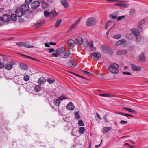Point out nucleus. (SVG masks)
Segmentation results:
<instances>
[{"mask_svg": "<svg viewBox=\"0 0 148 148\" xmlns=\"http://www.w3.org/2000/svg\"><path fill=\"white\" fill-rule=\"evenodd\" d=\"M67 99V97L64 95H62L58 97V99H56V106H59L60 105L61 100H62L64 99Z\"/></svg>", "mask_w": 148, "mask_h": 148, "instance_id": "obj_11", "label": "nucleus"}, {"mask_svg": "<svg viewBox=\"0 0 148 148\" xmlns=\"http://www.w3.org/2000/svg\"><path fill=\"white\" fill-rule=\"evenodd\" d=\"M14 64L13 62H11L5 65L4 68L8 70H10L13 68V65Z\"/></svg>", "mask_w": 148, "mask_h": 148, "instance_id": "obj_7", "label": "nucleus"}, {"mask_svg": "<svg viewBox=\"0 0 148 148\" xmlns=\"http://www.w3.org/2000/svg\"><path fill=\"white\" fill-rule=\"evenodd\" d=\"M55 51V50L53 48L51 49L49 51V52L50 53H52L53 52Z\"/></svg>", "mask_w": 148, "mask_h": 148, "instance_id": "obj_62", "label": "nucleus"}, {"mask_svg": "<svg viewBox=\"0 0 148 148\" xmlns=\"http://www.w3.org/2000/svg\"><path fill=\"white\" fill-rule=\"evenodd\" d=\"M20 8L22 10H23V12H24L25 14V12L28 11L29 8L28 5L26 4H23Z\"/></svg>", "mask_w": 148, "mask_h": 148, "instance_id": "obj_8", "label": "nucleus"}, {"mask_svg": "<svg viewBox=\"0 0 148 148\" xmlns=\"http://www.w3.org/2000/svg\"><path fill=\"white\" fill-rule=\"evenodd\" d=\"M31 7L33 9H36L40 5V4L37 2L34 1L31 4Z\"/></svg>", "mask_w": 148, "mask_h": 148, "instance_id": "obj_13", "label": "nucleus"}, {"mask_svg": "<svg viewBox=\"0 0 148 148\" xmlns=\"http://www.w3.org/2000/svg\"><path fill=\"white\" fill-rule=\"evenodd\" d=\"M34 90L37 92H38L40 90V87L39 85L36 86L34 88Z\"/></svg>", "mask_w": 148, "mask_h": 148, "instance_id": "obj_37", "label": "nucleus"}, {"mask_svg": "<svg viewBox=\"0 0 148 148\" xmlns=\"http://www.w3.org/2000/svg\"><path fill=\"white\" fill-rule=\"evenodd\" d=\"M94 58L97 60H99L101 57V54L99 52H94L92 54Z\"/></svg>", "mask_w": 148, "mask_h": 148, "instance_id": "obj_14", "label": "nucleus"}, {"mask_svg": "<svg viewBox=\"0 0 148 148\" xmlns=\"http://www.w3.org/2000/svg\"><path fill=\"white\" fill-rule=\"evenodd\" d=\"M26 4H29L32 1V0H25Z\"/></svg>", "mask_w": 148, "mask_h": 148, "instance_id": "obj_59", "label": "nucleus"}, {"mask_svg": "<svg viewBox=\"0 0 148 148\" xmlns=\"http://www.w3.org/2000/svg\"><path fill=\"white\" fill-rule=\"evenodd\" d=\"M75 119H78L80 118V116L79 114V113L77 112L75 113Z\"/></svg>", "mask_w": 148, "mask_h": 148, "instance_id": "obj_44", "label": "nucleus"}, {"mask_svg": "<svg viewBox=\"0 0 148 148\" xmlns=\"http://www.w3.org/2000/svg\"><path fill=\"white\" fill-rule=\"evenodd\" d=\"M20 67L22 70H25L27 69V66L25 64L22 63L20 64Z\"/></svg>", "mask_w": 148, "mask_h": 148, "instance_id": "obj_21", "label": "nucleus"}, {"mask_svg": "<svg viewBox=\"0 0 148 148\" xmlns=\"http://www.w3.org/2000/svg\"><path fill=\"white\" fill-rule=\"evenodd\" d=\"M125 18V16L124 15H123L120 16H119L118 18V21H119L122 19H124Z\"/></svg>", "mask_w": 148, "mask_h": 148, "instance_id": "obj_48", "label": "nucleus"}, {"mask_svg": "<svg viewBox=\"0 0 148 148\" xmlns=\"http://www.w3.org/2000/svg\"><path fill=\"white\" fill-rule=\"evenodd\" d=\"M41 3L42 7L43 8H47L48 7L47 4L45 2H44V1H43Z\"/></svg>", "mask_w": 148, "mask_h": 148, "instance_id": "obj_32", "label": "nucleus"}, {"mask_svg": "<svg viewBox=\"0 0 148 148\" xmlns=\"http://www.w3.org/2000/svg\"><path fill=\"white\" fill-rule=\"evenodd\" d=\"M77 64V61L75 60H71L68 63V66L70 67L74 68Z\"/></svg>", "mask_w": 148, "mask_h": 148, "instance_id": "obj_6", "label": "nucleus"}, {"mask_svg": "<svg viewBox=\"0 0 148 148\" xmlns=\"http://www.w3.org/2000/svg\"><path fill=\"white\" fill-rule=\"evenodd\" d=\"M123 109L124 110H127L129 112H131L134 113H136V111H135L134 110H133L130 108H129L125 107H123Z\"/></svg>", "mask_w": 148, "mask_h": 148, "instance_id": "obj_26", "label": "nucleus"}, {"mask_svg": "<svg viewBox=\"0 0 148 148\" xmlns=\"http://www.w3.org/2000/svg\"><path fill=\"white\" fill-rule=\"evenodd\" d=\"M16 44L19 47L23 46V42H17Z\"/></svg>", "mask_w": 148, "mask_h": 148, "instance_id": "obj_47", "label": "nucleus"}, {"mask_svg": "<svg viewBox=\"0 0 148 148\" xmlns=\"http://www.w3.org/2000/svg\"><path fill=\"white\" fill-rule=\"evenodd\" d=\"M30 78L29 76L27 75H25L24 77V80L26 81L29 80Z\"/></svg>", "mask_w": 148, "mask_h": 148, "instance_id": "obj_40", "label": "nucleus"}, {"mask_svg": "<svg viewBox=\"0 0 148 148\" xmlns=\"http://www.w3.org/2000/svg\"><path fill=\"white\" fill-rule=\"evenodd\" d=\"M132 32L136 37V40L137 42H139L140 40L141 37L140 36V33L137 30L135 29H132Z\"/></svg>", "mask_w": 148, "mask_h": 148, "instance_id": "obj_3", "label": "nucleus"}, {"mask_svg": "<svg viewBox=\"0 0 148 148\" xmlns=\"http://www.w3.org/2000/svg\"><path fill=\"white\" fill-rule=\"evenodd\" d=\"M106 52L110 55H112L113 53V51L112 49L111 48L108 49Z\"/></svg>", "mask_w": 148, "mask_h": 148, "instance_id": "obj_31", "label": "nucleus"}, {"mask_svg": "<svg viewBox=\"0 0 148 148\" xmlns=\"http://www.w3.org/2000/svg\"><path fill=\"white\" fill-rule=\"evenodd\" d=\"M5 65L3 63L0 62V69L4 67Z\"/></svg>", "mask_w": 148, "mask_h": 148, "instance_id": "obj_55", "label": "nucleus"}, {"mask_svg": "<svg viewBox=\"0 0 148 148\" xmlns=\"http://www.w3.org/2000/svg\"><path fill=\"white\" fill-rule=\"evenodd\" d=\"M121 35L120 34H118L114 36L113 38L115 39H119L120 38Z\"/></svg>", "mask_w": 148, "mask_h": 148, "instance_id": "obj_42", "label": "nucleus"}, {"mask_svg": "<svg viewBox=\"0 0 148 148\" xmlns=\"http://www.w3.org/2000/svg\"><path fill=\"white\" fill-rule=\"evenodd\" d=\"M82 72H83L85 75H88L89 76H92V73L90 72L85 71L83 70H82Z\"/></svg>", "mask_w": 148, "mask_h": 148, "instance_id": "obj_39", "label": "nucleus"}, {"mask_svg": "<svg viewBox=\"0 0 148 148\" xmlns=\"http://www.w3.org/2000/svg\"><path fill=\"white\" fill-rule=\"evenodd\" d=\"M127 51L125 50L119 51L117 52V54L119 55H123L127 53Z\"/></svg>", "mask_w": 148, "mask_h": 148, "instance_id": "obj_29", "label": "nucleus"}, {"mask_svg": "<svg viewBox=\"0 0 148 148\" xmlns=\"http://www.w3.org/2000/svg\"><path fill=\"white\" fill-rule=\"evenodd\" d=\"M135 12V10H131L130 12V14L132 15Z\"/></svg>", "mask_w": 148, "mask_h": 148, "instance_id": "obj_63", "label": "nucleus"}, {"mask_svg": "<svg viewBox=\"0 0 148 148\" xmlns=\"http://www.w3.org/2000/svg\"><path fill=\"white\" fill-rule=\"evenodd\" d=\"M46 79L44 77H42L39 79L38 81V82L39 85H41L45 82Z\"/></svg>", "mask_w": 148, "mask_h": 148, "instance_id": "obj_19", "label": "nucleus"}, {"mask_svg": "<svg viewBox=\"0 0 148 148\" xmlns=\"http://www.w3.org/2000/svg\"><path fill=\"white\" fill-rule=\"evenodd\" d=\"M15 13L17 15L18 17H21V16H24L25 15V14L24 13V12H23V10H22L20 8H17L15 12Z\"/></svg>", "mask_w": 148, "mask_h": 148, "instance_id": "obj_5", "label": "nucleus"}, {"mask_svg": "<svg viewBox=\"0 0 148 148\" xmlns=\"http://www.w3.org/2000/svg\"><path fill=\"white\" fill-rule=\"evenodd\" d=\"M145 21L144 20H141L139 22V24L140 25H142L144 23Z\"/></svg>", "mask_w": 148, "mask_h": 148, "instance_id": "obj_56", "label": "nucleus"}, {"mask_svg": "<svg viewBox=\"0 0 148 148\" xmlns=\"http://www.w3.org/2000/svg\"><path fill=\"white\" fill-rule=\"evenodd\" d=\"M44 22V21L43 20L41 21H39L37 22L36 25L38 27H40L43 25Z\"/></svg>", "mask_w": 148, "mask_h": 148, "instance_id": "obj_30", "label": "nucleus"}, {"mask_svg": "<svg viewBox=\"0 0 148 148\" xmlns=\"http://www.w3.org/2000/svg\"><path fill=\"white\" fill-rule=\"evenodd\" d=\"M121 44H120V42L119 40L115 44V46H119Z\"/></svg>", "mask_w": 148, "mask_h": 148, "instance_id": "obj_61", "label": "nucleus"}, {"mask_svg": "<svg viewBox=\"0 0 148 148\" xmlns=\"http://www.w3.org/2000/svg\"><path fill=\"white\" fill-rule=\"evenodd\" d=\"M56 99H55L53 102H50V104L51 105V106L52 107V108H55V106H56V101H55Z\"/></svg>", "mask_w": 148, "mask_h": 148, "instance_id": "obj_33", "label": "nucleus"}, {"mask_svg": "<svg viewBox=\"0 0 148 148\" xmlns=\"http://www.w3.org/2000/svg\"><path fill=\"white\" fill-rule=\"evenodd\" d=\"M96 18L93 17H90L87 20L86 24L88 26H92L96 23Z\"/></svg>", "mask_w": 148, "mask_h": 148, "instance_id": "obj_2", "label": "nucleus"}, {"mask_svg": "<svg viewBox=\"0 0 148 148\" xmlns=\"http://www.w3.org/2000/svg\"><path fill=\"white\" fill-rule=\"evenodd\" d=\"M2 18L4 22H8L11 21L10 16L8 14H4L2 16Z\"/></svg>", "mask_w": 148, "mask_h": 148, "instance_id": "obj_10", "label": "nucleus"}, {"mask_svg": "<svg viewBox=\"0 0 148 148\" xmlns=\"http://www.w3.org/2000/svg\"><path fill=\"white\" fill-rule=\"evenodd\" d=\"M45 46L47 47H50L49 43H48V42H46L44 43Z\"/></svg>", "mask_w": 148, "mask_h": 148, "instance_id": "obj_58", "label": "nucleus"}, {"mask_svg": "<svg viewBox=\"0 0 148 148\" xmlns=\"http://www.w3.org/2000/svg\"><path fill=\"white\" fill-rule=\"evenodd\" d=\"M110 22H111V23H112L113 24V27L115 25V23L114 22H113L112 21H108V23L106 24L105 26V28H106V29H107L108 28V23Z\"/></svg>", "mask_w": 148, "mask_h": 148, "instance_id": "obj_46", "label": "nucleus"}, {"mask_svg": "<svg viewBox=\"0 0 148 148\" xmlns=\"http://www.w3.org/2000/svg\"><path fill=\"white\" fill-rule=\"evenodd\" d=\"M61 3L62 5L66 8L68 7V5L67 4V0H61Z\"/></svg>", "mask_w": 148, "mask_h": 148, "instance_id": "obj_20", "label": "nucleus"}, {"mask_svg": "<svg viewBox=\"0 0 148 148\" xmlns=\"http://www.w3.org/2000/svg\"><path fill=\"white\" fill-rule=\"evenodd\" d=\"M119 41L121 45L123 44L126 42V40L124 39H121Z\"/></svg>", "mask_w": 148, "mask_h": 148, "instance_id": "obj_49", "label": "nucleus"}, {"mask_svg": "<svg viewBox=\"0 0 148 148\" xmlns=\"http://www.w3.org/2000/svg\"><path fill=\"white\" fill-rule=\"evenodd\" d=\"M139 59L142 62H144L146 60V58L144 54H141L140 56Z\"/></svg>", "mask_w": 148, "mask_h": 148, "instance_id": "obj_28", "label": "nucleus"}, {"mask_svg": "<svg viewBox=\"0 0 148 148\" xmlns=\"http://www.w3.org/2000/svg\"><path fill=\"white\" fill-rule=\"evenodd\" d=\"M23 46L27 48H33V46L30 45L28 42H23Z\"/></svg>", "mask_w": 148, "mask_h": 148, "instance_id": "obj_24", "label": "nucleus"}, {"mask_svg": "<svg viewBox=\"0 0 148 148\" xmlns=\"http://www.w3.org/2000/svg\"><path fill=\"white\" fill-rule=\"evenodd\" d=\"M85 129L84 127H81L79 130V132L82 134H84Z\"/></svg>", "mask_w": 148, "mask_h": 148, "instance_id": "obj_38", "label": "nucleus"}, {"mask_svg": "<svg viewBox=\"0 0 148 148\" xmlns=\"http://www.w3.org/2000/svg\"><path fill=\"white\" fill-rule=\"evenodd\" d=\"M76 43L77 44H82L83 43V40L82 38L79 36L77 37L75 40Z\"/></svg>", "mask_w": 148, "mask_h": 148, "instance_id": "obj_18", "label": "nucleus"}, {"mask_svg": "<svg viewBox=\"0 0 148 148\" xmlns=\"http://www.w3.org/2000/svg\"><path fill=\"white\" fill-rule=\"evenodd\" d=\"M99 95L101 96H103L106 97H112L113 96H111L110 94L108 93H104L103 94H99Z\"/></svg>", "mask_w": 148, "mask_h": 148, "instance_id": "obj_34", "label": "nucleus"}, {"mask_svg": "<svg viewBox=\"0 0 148 148\" xmlns=\"http://www.w3.org/2000/svg\"><path fill=\"white\" fill-rule=\"evenodd\" d=\"M129 5L128 4H125L121 3V6H122L123 8H126L128 7Z\"/></svg>", "mask_w": 148, "mask_h": 148, "instance_id": "obj_50", "label": "nucleus"}, {"mask_svg": "<svg viewBox=\"0 0 148 148\" xmlns=\"http://www.w3.org/2000/svg\"><path fill=\"white\" fill-rule=\"evenodd\" d=\"M107 1L109 2L112 1L114 2H116L117 3L125 2L128 1H123L120 0H107Z\"/></svg>", "mask_w": 148, "mask_h": 148, "instance_id": "obj_23", "label": "nucleus"}, {"mask_svg": "<svg viewBox=\"0 0 148 148\" xmlns=\"http://www.w3.org/2000/svg\"><path fill=\"white\" fill-rule=\"evenodd\" d=\"M75 42L72 39H70L68 40V46L70 48H72L74 46Z\"/></svg>", "mask_w": 148, "mask_h": 148, "instance_id": "obj_15", "label": "nucleus"}, {"mask_svg": "<svg viewBox=\"0 0 148 148\" xmlns=\"http://www.w3.org/2000/svg\"><path fill=\"white\" fill-rule=\"evenodd\" d=\"M62 22V20L61 19H59L56 22V27H59Z\"/></svg>", "mask_w": 148, "mask_h": 148, "instance_id": "obj_36", "label": "nucleus"}, {"mask_svg": "<svg viewBox=\"0 0 148 148\" xmlns=\"http://www.w3.org/2000/svg\"><path fill=\"white\" fill-rule=\"evenodd\" d=\"M56 15V10H54L50 12V17L51 20H52L55 18Z\"/></svg>", "mask_w": 148, "mask_h": 148, "instance_id": "obj_16", "label": "nucleus"}, {"mask_svg": "<svg viewBox=\"0 0 148 148\" xmlns=\"http://www.w3.org/2000/svg\"><path fill=\"white\" fill-rule=\"evenodd\" d=\"M67 108L70 110H73L74 109V106L73 103L70 102L66 106Z\"/></svg>", "mask_w": 148, "mask_h": 148, "instance_id": "obj_17", "label": "nucleus"}, {"mask_svg": "<svg viewBox=\"0 0 148 148\" xmlns=\"http://www.w3.org/2000/svg\"><path fill=\"white\" fill-rule=\"evenodd\" d=\"M81 18H79L78 19L76 20L74 23L75 25H77L80 21V20Z\"/></svg>", "mask_w": 148, "mask_h": 148, "instance_id": "obj_53", "label": "nucleus"}, {"mask_svg": "<svg viewBox=\"0 0 148 148\" xmlns=\"http://www.w3.org/2000/svg\"><path fill=\"white\" fill-rule=\"evenodd\" d=\"M111 129V128L110 127H105L103 130V133L105 134L108 132Z\"/></svg>", "mask_w": 148, "mask_h": 148, "instance_id": "obj_25", "label": "nucleus"}, {"mask_svg": "<svg viewBox=\"0 0 148 148\" xmlns=\"http://www.w3.org/2000/svg\"><path fill=\"white\" fill-rule=\"evenodd\" d=\"M64 47H62L57 49H56V57H59L60 58H61V56L62 55L63 52H64Z\"/></svg>", "mask_w": 148, "mask_h": 148, "instance_id": "obj_4", "label": "nucleus"}, {"mask_svg": "<svg viewBox=\"0 0 148 148\" xmlns=\"http://www.w3.org/2000/svg\"><path fill=\"white\" fill-rule=\"evenodd\" d=\"M120 123L122 124H126L127 123V122L124 120H121Z\"/></svg>", "mask_w": 148, "mask_h": 148, "instance_id": "obj_57", "label": "nucleus"}, {"mask_svg": "<svg viewBox=\"0 0 148 148\" xmlns=\"http://www.w3.org/2000/svg\"><path fill=\"white\" fill-rule=\"evenodd\" d=\"M44 14L45 16L46 17H49L50 15V12H49L46 10L44 11Z\"/></svg>", "mask_w": 148, "mask_h": 148, "instance_id": "obj_35", "label": "nucleus"}, {"mask_svg": "<svg viewBox=\"0 0 148 148\" xmlns=\"http://www.w3.org/2000/svg\"><path fill=\"white\" fill-rule=\"evenodd\" d=\"M110 17L114 19H116L117 18V16H114L112 14L111 15H110Z\"/></svg>", "mask_w": 148, "mask_h": 148, "instance_id": "obj_54", "label": "nucleus"}, {"mask_svg": "<svg viewBox=\"0 0 148 148\" xmlns=\"http://www.w3.org/2000/svg\"><path fill=\"white\" fill-rule=\"evenodd\" d=\"M78 124L79 126H84V124L82 120H79L78 121Z\"/></svg>", "mask_w": 148, "mask_h": 148, "instance_id": "obj_41", "label": "nucleus"}, {"mask_svg": "<svg viewBox=\"0 0 148 148\" xmlns=\"http://www.w3.org/2000/svg\"><path fill=\"white\" fill-rule=\"evenodd\" d=\"M76 25H75L74 24H73L70 27V30H72L75 27Z\"/></svg>", "mask_w": 148, "mask_h": 148, "instance_id": "obj_64", "label": "nucleus"}, {"mask_svg": "<svg viewBox=\"0 0 148 148\" xmlns=\"http://www.w3.org/2000/svg\"><path fill=\"white\" fill-rule=\"evenodd\" d=\"M119 65L116 63L111 64L108 67L109 71L114 74H117L119 72Z\"/></svg>", "mask_w": 148, "mask_h": 148, "instance_id": "obj_1", "label": "nucleus"}, {"mask_svg": "<svg viewBox=\"0 0 148 148\" xmlns=\"http://www.w3.org/2000/svg\"><path fill=\"white\" fill-rule=\"evenodd\" d=\"M101 48L106 52L108 49V48L106 46L103 45L101 46Z\"/></svg>", "mask_w": 148, "mask_h": 148, "instance_id": "obj_43", "label": "nucleus"}, {"mask_svg": "<svg viewBox=\"0 0 148 148\" xmlns=\"http://www.w3.org/2000/svg\"><path fill=\"white\" fill-rule=\"evenodd\" d=\"M119 12L118 11H115L114 13H112L113 14L114 16H116L117 17V16Z\"/></svg>", "mask_w": 148, "mask_h": 148, "instance_id": "obj_60", "label": "nucleus"}, {"mask_svg": "<svg viewBox=\"0 0 148 148\" xmlns=\"http://www.w3.org/2000/svg\"><path fill=\"white\" fill-rule=\"evenodd\" d=\"M132 70L135 71H140L141 70V68L140 66H137L134 64H131Z\"/></svg>", "mask_w": 148, "mask_h": 148, "instance_id": "obj_9", "label": "nucleus"}, {"mask_svg": "<svg viewBox=\"0 0 148 148\" xmlns=\"http://www.w3.org/2000/svg\"><path fill=\"white\" fill-rule=\"evenodd\" d=\"M90 48L92 51H95L96 50V48L93 46V42L92 40L90 42Z\"/></svg>", "mask_w": 148, "mask_h": 148, "instance_id": "obj_27", "label": "nucleus"}, {"mask_svg": "<svg viewBox=\"0 0 148 148\" xmlns=\"http://www.w3.org/2000/svg\"><path fill=\"white\" fill-rule=\"evenodd\" d=\"M55 81V80L54 79H52L51 78H49L47 80L49 84H51L54 82Z\"/></svg>", "mask_w": 148, "mask_h": 148, "instance_id": "obj_45", "label": "nucleus"}, {"mask_svg": "<svg viewBox=\"0 0 148 148\" xmlns=\"http://www.w3.org/2000/svg\"><path fill=\"white\" fill-rule=\"evenodd\" d=\"M4 23L2 17H0V25H3Z\"/></svg>", "mask_w": 148, "mask_h": 148, "instance_id": "obj_52", "label": "nucleus"}, {"mask_svg": "<svg viewBox=\"0 0 148 148\" xmlns=\"http://www.w3.org/2000/svg\"><path fill=\"white\" fill-rule=\"evenodd\" d=\"M70 55V53L69 51L67 50H66L64 49V51L63 52L62 56H61V58H68Z\"/></svg>", "mask_w": 148, "mask_h": 148, "instance_id": "obj_12", "label": "nucleus"}, {"mask_svg": "<svg viewBox=\"0 0 148 148\" xmlns=\"http://www.w3.org/2000/svg\"><path fill=\"white\" fill-rule=\"evenodd\" d=\"M122 73L123 74L127 75H131L132 74L131 73L129 72H123Z\"/></svg>", "mask_w": 148, "mask_h": 148, "instance_id": "obj_51", "label": "nucleus"}, {"mask_svg": "<svg viewBox=\"0 0 148 148\" xmlns=\"http://www.w3.org/2000/svg\"><path fill=\"white\" fill-rule=\"evenodd\" d=\"M17 15L16 14H12L10 16L11 20H12L13 21H15L17 19Z\"/></svg>", "mask_w": 148, "mask_h": 148, "instance_id": "obj_22", "label": "nucleus"}]
</instances>
